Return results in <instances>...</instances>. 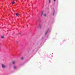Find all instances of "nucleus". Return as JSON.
I'll return each instance as SVG.
<instances>
[{
  "label": "nucleus",
  "mask_w": 75,
  "mask_h": 75,
  "mask_svg": "<svg viewBox=\"0 0 75 75\" xmlns=\"http://www.w3.org/2000/svg\"><path fill=\"white\" fill-rule=\"evenodd\" d=\"M12 63L13 64H16V62L15 61H13V62Z\"/></svg>",
  "instance_id": "3"
},
{
  "label": "nucleus",
  "mask_w": 75,
  "mask_h": 75,
  "mask_svg": "<svg viewBox=\"0 0 75 75\" xmlns=\"http://www.w3.org/2000/svg\"><path fill=\"white\" fill-rule=\"evenodd\" d=\"M13 68L14 69H16V68H17V67L16 66H14L13 67Z\"/></svg>",
  "instance_id": "2"
},
{
  "label": "nucleus",
  "mask_w": 75,
  "mask_h": 75,
  "mask_svg": "<svg viewBox=\"0 0 75 75\" xmlns=\"http://www.w3.org/2000/svg\"><path fill=\"white\" fill-rule=\"evenodd\" d=\"M1 66H2V67L3 68L6 67V66L3 64H2Z\"/></svg>",
  "instance_id": "1"
},
{
  "label": "nucleus",
  "mask_w": 75,
  "mask_h": 75,
  "mask_svg": "<svg viewBox=\"0 0 75 75\" xmlns=\"http://www.w3.org/2000/svg\"><path fill=\"white\" fill-rule=\"evenodd\" d=\"M43 13H44V11H43L42 12V14H41V16H42V14H43Z\"/></svg>",
  "instance_id": "6"
},
{
  "label": "nucleus",
  "mask_w": 75,
  "mask_h": 75,
  "mask_svg": "<svg viewBox=\"0 0 75 75\" xmlns=\"http://www.w3.org/2000/svg\"><path fill=\"white\" fill-rule=\"evenodd\" d=\"M55 0H54V1H55Z\"/></svg>",
  "instance_id": "14"
},
{
  "label": "nucleus",
  "mask_w": 75,
  "mask_h": 75,
  "mask_svg": "<svg viewBox=\"0 0 75 75\" xmlns=\"http://www.w3.org/2000/svg\"><path fill=\"white\" fill-rule=\"evenodd\" d=\"M44 16H45V17H46V16H47V15H46V14L45 13L44 14Z\"/></svg>",
  "instance_id": "8"
},
{
  "label": "nucleus",
  "mask_w": 75,
  "mask_h": 75,
  "mask_svg": "<svg viewBox=\"0 0 75 75\" xmlns=\"http://www.w3.org/2000/svg\"><path fill=\"white\" fill-rule=\"evenodd\" d=\"M14 3H15V2L14 1L12 2V4H14Z\"/></svg>",
  "instance_id": "7"
},
{
  "label": "nucleus",
  "mask_w": 75,
  "mask_h": 75,
  "mask_svg": "<svg viewBox=\"0 0 75 75\" xmlns=\"http://www.w3.org/2000/svg\"><path fill=\"white\" fill-rule=\"evenodd\" d=\"M47 33H48V31L46 32V33H45V35H46V34H47Z\"/></svg>",
  "instance_id": "9"
},
{
  "label": "nucleus",
  "mask_w": 75,
  "mask_h": 75,
  "mask_svg": "<svg viewBox=\"0 0 75 75\" xmlns=\"http://www.w3.org/2000/svg\"><path fill=\"white\" fill-rule=\"evenodd\" d=\"M1 38H4V37L3 36H2L1 37Z\"/></svg>",
  "instance_id": "5"
},
{
  "label": "nucleus",
  "mask_w": 75,
  "mask_h": 75,
  "mask_svg": "<svg viewBox=\"0 0 75 75\" xmlns=\"http://www.w3.org/2000/svg\"><path fill=\"white\" fill-rule=\"evenodd\" d=\"M23 57H22V58H21V59H23Z\"/></svg>",
  "instance_id": "12"
},
{
  "label": "nucleus",
  "mask_w": 75,
  "mask_h": 75,
  "mask_svg": "<svg viewBox=\"0 0 75 75\" xmlns=\"http://www.w3.org/2000/svg\"><path fill=\"white\" fill-rule=\"evenodd\" d=\"M54 14H55V12H54V13H53V16H54Z\"/></svg>",
  "instance_id": "10"
},
{
  "label": "nucleus",
  "mask_w": 75,
  "mask_h": 75,
  "mask_svg": "<svg viewBox=\"0 0 75 75\" xmlns=\"http://www.w3.org/2000/svg\"><path fill=\"white\" fill-rule=\"evenodd\" d=\"M50 2H51V1L50 0H49V2L50 3Z\"/></svg>",
  "instance_id": "11"
},
{
  "label": "nucleus",
  "mask_w": 75,
  "mask_h": 75,
  "mask_svg": "<svg viewBox=\"0 0 75 75\" xmlns=\"http://www.w3.org/2000/svg\"><path fill=\"white\" fill-rule=\"evenodd\" d=\"M17 43H18V42H17Z\"/></svg>",
  "instance_id": "13"
},
{
  "label": "nucleus",
  "mask_w": 75,
  "mask_h": 75,
  "mask_svg": "<svg viewBox=\"0 0 75 75\" xmlns=\"http://www.w3.org/2000/svg\"><path fill=\"white\" fill-rule=\"evenodd\" d=\"M18 15H19V14H18V13H17L16 14V15L17 16H18Z\"/></svg>",
  "instance_id": "4"
}]
</instances>
